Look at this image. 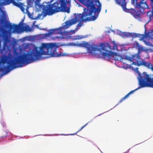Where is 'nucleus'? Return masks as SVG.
<instances>
[{"label": "nucleus", "mask_w": 153, "mask_h": 153, "mask_svg": "<svg viewBox=\"0 0 153 153\" xmlns=\"http://www.w3.org/2000/svg\"><path fill=\"white\" fill-rule=\"evenodd\" d=\"M42 55H50L55 57V43H43L39 48L34 46L31 51L18 56L13 59H10L7 62L8 65L0 67V71L4 74H7L13 68L22 67L23 65L28 64L41 59Z\"/></svg>", "instance_id": "nucleus-1"}, {"label": "nucleus", "mask_w": 153, "mask_h": 153, "mask_svg": "<svg viewBox=\"0 0 153 153\" xmlns=\"http://www.w3.org/2000/svg\"><path fill=\"white\" fill-rule=\"evenodd\" d=\"M81 3L82 4L88 7H90V10L88 9H84L82 13L77 14L75 18L72 19L65 22L64 27L68 28L71 26L75 24L77 21H84L88 20V17L87 16L91 15L94 12V15L91 16V20L94 21L98 17L101 9L102 5L98 0H79Z\"/></svg>", "instance_id": "nucleus-2"}, {"label": "nucleus", "mask_w": 153, "mask_h": 153, "mask_svg": "<svg viewBox=\"0 0 153 153\" xmlns=\"http://www.w3.org/2000/svg\"><path fill=\"white\" fill-rule=\"evenodd\" d=\"M67 2L65 0H58L51 4L44 5L43 10L44 13L49 16L59 12L69 13L70 9L67 7Z\"/></svg>", "instance_id": "nucleus-3"}, {"label": "nucleus", "mask_w": 153, "mask_h": 153, "mask_svg": "<svg viewBox=\"0 0 153 153\" xmlns=\"http://www.w3.org/2000/svg\"><path fill=\"white\" fill-rule=\"evenodd\" d=\"M123 59L132 62V64H134L138 66H144L153 71V66L151 62L149 61H146L140 58L139 53H135L131 56H126Z\"/></svg>", "instance_id": "nucleus-4"}, {"label": "nucleus", "mask_w": 153, "mask_h": 153, "mask_svg": "<svg viewBox=\"0 0 153 153\" xmlns=\"http://www.w3.org/2000/svg\"><path fill=\"white\" fill-rule=\"evenodd\" d=\"M72 45L77 46L78 47H83L86 48L88 53L91 54L92 55H96L97 54L94 52L96 51L100 52L101 50H105L104 47H102V48L98 47L97 45H92L85 41H83L82 43H77V44L71 43Z\"/></svg>", "instance_id": "nucleus-5"}, {"label": "nucleus", "mask_w": 153, "mask_h": 153, "mask_svg": "<svg viewBox=\"0 0 153 153\" xmlns=\"http://www.w3.org/2000/svg\"><path fill=\"white\" fill-rule=\"evenodd\" d=\"M145 0H140V1L138 3L137 1L133 3L132 2L131 0V2L133 4L136 3V7L138 9H140V10H135L132 9L130 10V13L136 19L139 18L140 16V12H141V10L147 8H148V5L147 3L145 2H143Z\"/></svg>", "instance_id": "nucleus-6"}, {"label": "nucleus", "mask_w": 153, "mask_h": 153, "mask_svg": "<svg viewBox=\"0 0 153 153\" xmlns=\"http://www.w3.org/2000/svg\"><path fill=\"white\" fill-rule=\"evenodd\" d=\"M101 54L102 57L107 60L112 59L115 61H121L123 60V57L120 55H118L116 53L105 50V52H102Z\"/></svg>", "instance_id": "nucleus-7"}, {"label": "nucleus", "mask_w": 153, "mask_h": 153, "mask_svg": "<svg viewBox=\"0 0 153 153\" xmlns=\"http://www.w3.org/2000/svg\"><path fill=\"white\" fill-rule=\"evenodd\" d=\"M0 1L3 3L5 5H8L11 3L19 8L22 12H24V8L22 6V3L20 2H16L15 0H0Z\"/></svg>", "instance_id": "nucleus-8"}, {"label": "nucleus", "mask_w": 153, "mask_h": 153, "mask_svg": "<svg viewBox=\"0 0 153 153\" xmlns=\"http://www.w3.org/2000/svg\"><path fill=\"white\" fill-rule=\"evenodd\" d=\"M64 23L65 24V23ZM65 25V24L63 25L62 27H60L58 28L51 29L48 33H46L45 34V37H49L54 34H62L63 33L62 29H67L65 28L64 27V26Z\"/></svg>", "instance_id": "nucleus-9"}, {"label": "nucleus", "mask_w": 153, "mask_h": 153, "mask_svg": "<svg viewBox=\"0 0 153 153\" xmlns=\"http://www.w3.org/2000/svg\"><path fill=\"white\" fill-rule=\"evenodd\" d=\"M115 1L117 4L122 7L124 11H126L127 9L126 8L127 3L126 0H115Z\"/></svg>", "instance_id": "nucleus-10"}, {"label": "nucleus", "mask_w": 153, "mask_h": 153, "mask_svg": "<svg viewBox=\"0 0 153 153\" xmlns=\"http://www.w3.org/2000/svg\"><path fill=\"white\" fill-rule=\"evenodd\" d=\"M145 18L147 23H148L150 21L152 20L153 19V12L151 11L148 12Z\"/></svg>", "instance_id": "nucleus-11"}, {"label": "nucleus", "mask_w": 153, "mask_h": 153, "mask_svg": "<svg viewBox=\"0 0 153 153\" xmlns=\"http://www.w3.org/2000/svg\"><path fill=\"white\" fill-rule=\"evenodd\" d=\"M129 37H132L133 38L139 37L140 40H143V34H141L139 33H129Z\"/></svg>", "instance_id": "nucleus-12"}, {"label": "nucleus", "mask_w": 153, "mask_h": 153, "mask_svg": "<svg viewBox=\"0 0 153 153\" xmlns=\"http://www.w3.org/2000/svg\"><path fill=\"white\" fill-rule=\"evenodd\" d=\"M7 27L10 28L11 30H13L14 31L16 32L18 31L19 28V27L18 25H13L11 24H9L7 25Z\"/></svg>", "instance_id": "nucleus-13"}, {"label": "nucleus", "mask_w": 153, "mask_h": 153, "mask_svg": "<svg viewBox=\"0 0 153 153\" xmlns=\"http://www.w3.org/2000/svg\"><path fill=\"white\" fill-rule=\"evenodd\" d=\"M27 53H26V54ZM26 54V53H25L24 54ZM23 55H24V54H23ZM21 55H19V54L18 53V55H17V56L16 57H17L18 56H21ZM14 57H13V58H10L8 60V61H7V59H8V57H7L6 56H3L2 58L1 59L0 61H1V62L2 63V64H3V65H4L5 63H7V62L9 61L10 59H14Z\"/></svg>", "instance_id": "nucleus-14"}, {"label": "nucleus", "mask_w": 153, "mask_h": 153, "mask_svg": "<svg viewBox=\"0 0 153 153\" xmlns=\"http://www.w3.org/2000/svg\"><path fill=\"white\" fill-rule=\"evenodd\" d=\"M137 46L138 48V52L137 53H139L140 52H142L144 50V48L142 47L139 44L137 43ZM140 55V54H139Z\"/></svg>", "instance_id": "nucleus-15"}, {"label": "nucleus", "mask_w": 153, "mask_h": 153, "mask_svg": "<svg viewBox=\"0 0 153 153\" xmlns=\"http://www.w3.org/2000/svg\"><path fill=\"white\" fill-rule=\"evenodd\" d=\"M88 123H86L85 124L84 126H82L81 128L76 133H74V134H61V135H74L75 134H76L79 131H80L81 130H82L88 124Z\"/></svg>", "instance_id": "nucleus-16"}, {"label": "nucleus", "mask_w": 153, "mask_h": 153, "mask_svg": "<svg viewBox=\"0 0 153 153\" xmlns=\"http://www.w3.org/2000/svg\"><path fill=\"white\" fill-rule=\"evenodd\" d=\"M23 29L26 31H30L31 30V29L28 25L24 26L22 27Z\"/></svg>", "instance_id": "nucleus-17"}, {"label": "nucleus", "mask_w": 153, "mask_h": 153, "mask_svg": "<svg viewBox=\"0 0 153 153\" xmlns=\"http://www.w3.org/2000/svg\"><path fill=\"white\" fill-rule=\"evenodd\" d=\"M120 35L123 37H129V32H122L121 33Z\"/></svg>", "instance_id": "nucleus-18"}, {"label": "nucleus", "mask_w": 153, "mask_h": 153, "mask_svg": "<svg viewBox=\"0 0 153 153\" xmlns=\"http://www.w3.org/2000/svg\"><path fill=\"white\" fill-rule=\"evenodd\" d=\"M22 6H23V7L24 8V12H24V13H25V12H24L25 10V7H26V13H29V11H28V10H29V7L28 6H26V5H23V4H22Z\"/></svg>", "instance_id": "nucleus-19"}, {"label": "nucleus", "mask_w": 153, "mask_h": 153, "mask_svg": "<svg viewBox=\"0 0 153 153\" xmlns=\"http://www.w3.org/2000/svg\"><path fill=\"white\" fill-rule=\"evenodd\" d=\"M89 20V18L88 17V20H85L84 21H83V22H84V21H88V20ZM78 21H79V22L78 24L77 25L76 27V30L77 28V27H78V26L80 27L82 25V24L80 23V22H81V21H77L76 22H78ZM76 23L75 24H76Z\"/></svg>", "instance_id": "nucleus-20"}, {"label": "nucleus", "mask_w": 153, "mask_h": 153, "mask_svg": "<svg viewBox=\"0 0 153 153\" xmlns=\"http://www.w3.org/2000/svg\"><path fill=\"white\" fill-rule=\"evenodd\" d=\"M2 135L3 137L7 136L8 135L7 132L6 131H3L2 133Z\"/></svg>", "instance_id": "nucleus-21"}, {"label": "nucleus", "mask_w": 153, "mask_h": 153, "mask_svg": "<svg viewBox=\"0 0 153 153\" xmlns=\"http://www.w3.org/2000/svg\"><path fill=\"white\" fill-rule=\"evenodd\" d=\"M66 34V37H65L64 38H66L67 39H70L71 38V37L69 35L67 34L66 33H65Z\"/></svg>", "instance_id": "nucleus-22"}, {"label": "nucleus", "mask_w": 153, "mask_h": 153, "mask_svg": "<svg viewBox=\"0 0 153 153\" xmlns=\"http://www.w3.org/2000/svg\"><path fill=\"white\" fill-rule=\"evenodd\" d=\"M76 32L75 30H71L70 33H71V34H74Z\"/></svg>", "instance_id": "nucleus-23"}, {"label": "nucleus", "mask_w": 153, "mask_h": 153, "mask_svg": "<svg viewBox=\"0 0 153 153\" xmlns=\"http://www.w3.org/2000/svg\"><path fill=\"white\" fill-rule=\"evenodd\" d=\"M137 0H132V2L133 3H134L135 2H137Z\"/></svg>", "instance_id": "nucleus-24"}, {"label": "nucleus", "mask_w": 153, "mask_h": 153, "mask_svg": "<svg viewBox=\"0 0 153 153\" xmlns=\"http://www.w3.org/2000/svg\"><path fill=\"white\" fill-rule=\"evenodd\" d=\"M151 1L153 2V0H151Z\"/></svg>", "instance_id": "nucleus-25"}, {"label": "nucleus", "mask_w": 153, "mask_h": 153, "mask_svg": "<svg viewBox=\"0 0 153 153\" xmlns=\"http://www.w3.org/2000/svg\"><path fill=\"white\" fill-rule=\"evenodd\" d=\"M78 0V1H79V0Z\"/></svg>", "instance_id": "nucleus-26"}]
</instances>
